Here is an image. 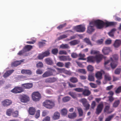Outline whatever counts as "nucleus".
<instances>
[{
    "mask_svg": "<svg viewBox=\"0 0 121 121\" xmlns=\"http://www.w3.org/2000/svg\"><path fill=\"white\" fill-rule=\"evenodd\" d=\"M117 24V22H104L100 20H97L90 22L89 25H95L96 28L98 29H101L104 26L106 27L109 26H114Z\"/></svg>",
    "mask_w": 121,
    "mask_h": 121,
    "instance_id": "nucleus-1",
    "label": "nucleus"
},
{
    "mask_svg": "<svg viewBox=\"0 0 121 121\" xmlns=\"http://www.w3.org/2000/svg\"><path fill=\"white\" fill-rule=\"evenodd\" d=\"M43 105L44 107L49 109L52 108L55 105L54 102L51 100L48 99H47L45 100L43 103Z\"/></svg>",
    "mask_w": 121,
    "mask_h": 121,
    "instance_id": "nucleus-2",
    "label": "nucleus"
},
{
    "mask_svg": "<svg viewBox=\"0 0 121 121\" xmlns=\"http://www.w3.org/2000/svg\"><path fill=\"white\" fill-rule=\"evenodd\" d=\"M48 70L46 71L42 75L43 77H47L53 75L56 72L55 69L51 68H48Z\"/></svg>",
    "mask_w": 121,
    "mask_h": 121,
    "instance_id": "nucleus-3",
    "label": "nucleus"
},
{
    "mask_svg": "<svg viewBox=\"0 0 121 121\" xmlns=\"http://www.w3.org/2000/svg\"><path fill=\"white\" fill-rule=\"evenodd\" d=\"M32 97L34 101L37 102L40 100L41 98V96L39 92H35L32 93Z\"/></svg>",
    "mask_w": 121,
    "mask_h": 121,
    "instance_id": "nucleus-4",
    "label": "nucleus"
},
{
    "mask_svg": "<svg viewBox=\"0 0 121 121\" xmlns=\"http://www.w3.org/2000/svg\"><path fill=\"white\" fill-rule=\"evenodd\" d=\"M104 104L103 102H101L97 105L96 109V113L97 115H99L101 113L104 107Z\"/></svg>",
    "mask_w": 121,
    "mask_h": 121,
    "instance_id": "nucleus-5",
    "label": "nucleus"
},
{
    "mask_svg": "<svg viewBox=\"0 0 121 121\" xmlns=\"http://www.w3.org/2000/svg\"><path fill=\"white\" fill-rule=\"evenodd\" d=\"M113 58L115 61H112L110 64V65L112 69H114L116 67L117 64V60L118 59V56L117 55H114L113 56Z\"/></svg>",
    "mask_w": 121,
    "mask_h": 121,
    "instance_id": "nucleus-6",
    "label": "nucleus"
},
{
    "mask_svg": "<svg viewBox=\"0 0 121 121\" xmlns=\"http://www.w3.org/2000/svg\"><path fill=\"white\" fill-rule=\"evenodd\" d=\"M24 91V90L22 87L17 86L12 90L11 92L14 93H21L23 91Z\"/></svg>",
    "mask_w": 121,
    "mask_h": 121,
    "instance_id": "nucleus-7",
    "label": "nucleus"
},
{
    "mask_svg": "<svg viewBox=\"0 0 121 121\" xmlns=\"http://www.w3.org/2000/svg\"><path fill=\"white\" fill-rule=\"evenodd\" d=\"M81 101L84 106L86 108V110H88L90 105L88 103L87 99L85 98H84L81 99Z\"/></svg>",
    "mask_w": 121,
    "mask_h": 121,
    "instance_id": "nucleus-8",
    "label": "nucleus"
},
{
    "mask_svg": "<svg viewBox=\"0 0 121 121\" xmlns=\"http://www.w3.org/2000/svg\"><path fill=\"white\" fill-rule=\"evenodd\" d=\"M75 29L77 32H83L85 30V28L84 26L81 25L76 27Z\"/></svg>",
    "mask_w": 121,
    "mask_h": 121,
    "instance_id": "nucleus-9",
    "label": "nucleus"
},
{
    "mask_svg": "<svg viewBox=\"0 0 121 121\" xmlns=\"http://www.w3.org/2000/svg\"><path fill=\"white\" fill-rule=\"evenodd\" d=\"M2 104L4 107H8L12 103V101L9 99H6L2 102Z\"/></svg>",
    "mask_w": 121,
    "mask_h": 121,
    "instance_id": "nucleus-10",
    "label": "nucleus"
},
{
    "mask_svg": "<svg viewBox=\"0 0 121 121\" xmlns=\"http://www.w3.org/2000/svg\"><path fill=\"white\" fill-rule=\"evenodd\" d=\"M33 86V84L31 83H27L22 84V86L23 89H29L31 88Z\"/></svg>",
    "mask_w": 121,
    "mask_h": 121,
    "instance_id": "nucleus-11",
    "label": "nucleus"
},
{
    "mask_svg": "<svg viewBox=\"0 0 121 121\" xmlns=\"http://www.w3.org/2000/svg\"><path fill=\"white\" fill-rule=\"evenodd\" d=\"M59 58L61 61H66L67 60L70 61L71 59L69 56H59Z\"/></svg>",
    "mask_w": 121,
    "mask_h": 121,
    "instance_id": "nucleus-12",
    "label": "nucleus"
},
{
    "mask_svg": "<svg viewBox=\"0 0 121 121\" xmlns=\"http://www.w3.org/2000/svg\"><path fill=\"white\" fill-rule=\"evenodd\" d=\"M95 57V60H96L98 63H99L103 58L104 56L101 54L96 55Z\"/></svg>",
    "mask_w": 121,
    "mask_h": 121,
    "instance_id": "nucleus-13",
    "label": "nucleus"
},
{
    "mask_svg": "<svg viewBox=\"0 0 121 121\" xmlns=\"http://www.w3.org/2000/svg\"><path fill=\"white\" fill-rule=\"evenodd\" d=\"M102 51L104 54L106 55L108 54L110 52V50L109 47H104L102 49Z\"/></svg>",
    "mask_w": 121,
    "mask_h": 121,
    "instance_id": "nucleus-14",
    "label": "nucleus"
},
{
    "mask_svg": "<svg viewBox=\"0 0 121 121\" xmlns=\"http://www.w3.org/2000/svg\"><path fill=\"white\" fill-rule=\"evenodd\" d=\"M91 93V91H89L88 88H86L84 90L83 89L82 94L84 96H88Z\"/></svg>",
    "mask_w": 121,
    "mask_h": 121,
    "instance_id": "nucleus-15",
    "label": "nucleus"
},
{
    "mask_svg": "<svg viewBox=\"0 0 121 121\" xmlns=\"http://www.w3.org/2000/svg\"><path fill=\"white\" fill-rule=\"evenodd\" d=\"M90 25L87 28V32L88 33L91 34L95 30V29L94 28V25Z\"/></svg>",
    "mask_w": 121,
    "mask_h": 121,
    "instance_id": "nucleus-16",
    "label": "nucleus"
},
{
    "mask_svg": "<svg viewBox=\"0 0 121 121\" xmlns=\"http://www.w3.org/2000/svg\"><path fill=\"white\" fill-rule=\"evenodd\" d=\"M33 48V46L30 45H26L23 48V50L24 52H26L30 51Z\"/></svg>",
    "mask_w": 121,
    "mask_h": 121,
    "instance_id": "nucleus-17",
    "label": "nucleus"
},
{
    "mask_svg": "<svg viewBox=\"0 0 121 121\" xmlns=\"http://www.w3.org/2000/svg\"><path fill=\"white\" fill-rule=\"evenodd\" d=\"M29 100V98L28 96L25 95L22 96L21 98V101L23 103H26Z\"/></svg>",
    "mask_w": 121,
    "mask_h": 121,
    "instance_id": "nucleus-18",
    "label": "nucleus"
},
{
    "mask_svg": "<svg viewBox=\"0 0 121 121\" xmlns=\"http://www.w3.org/2000/svg\"><path fill=\"white\" fill-rule=\"evenodd\" d=\"M21 73L23 74L30 75L31 74L32 72L30 70L23 69L21 71Z\"/></svg>",
    "mask_w": 121,
    "mask_h": 121,
    "instance_id": "nucleus-19",
    "label": "nucleus"
},
{
    "mask_svg": "<svg viewBox=\"0 0 121 121\" xmlns=\"http://www.w3.org/2000/svg\"><path fill=\"white\" fill-rule=\"evenodd\" d=\"M44 60L46 63L48 65H52L53 64V60L51 58H46Z\"/></svg>",
    "mask_w": 121,
    "mask_h": 121,
    "instance_id": "nucleus-20",
    "label": "nucleus"
},
{
    "mask_svg": "<svg viewBox=\"0 0 121 121\" xmlns=\"http://www.w3.org/2000/svg\"><path fill=\"white\" fill-rule=\"evenodd\" d=\"M36 112V110L35 108L31 107L29 108L28 111L29 114L33 115H34Z\"/></svg>",
    "mask_w": 121,
    "mask_h": 121,
    "instance_id": "nucleus-21",
    "label": "nucleus"
},
{
    "mask_svg": "<svg viewBox=\"0 0 121 121\" xmlns=\"http://www.w3.org/2000/svg\"><path fill=\"white\" fill-rule=\"evenodd\" d=\"M95 76L97 79H101L102 78V73L100 72H97L95 74Z\"/></svg>",
    "mask_w": 121,
    "mask_h": 121,
    "instance_id": "nucleus-22",
    "label": "nucleus"
},
{
    "mask_svg": "<svg viewBox=\"0 0 121 121\" xmlns=\"http://www.w3.org/2000/svg\"><path fill=\"white\" fill-rule=\"evenodd\" d=\"M80 42L79 40L75 39L71 41L69 43L71 45H74L79 44Z\"/></svg>",
    "mask_w": 121,
    "mask_h": 121,
    "instance_id": "nucleus-23",
    "label": "nucleus"
},
{
    "mask_svg": "<svg viewBox=\"0 0 121 121\" xmlns=\"http://www.w3.org/2000/svg\"><path fill=\"white\" fill-rule=\"evenodd\" d=\"M121 43V40H116L113 44L114 47L116 48H118Z\"/></svg>",
    "mask_w": 121,
    "mask_h": 121,
    "instance_id": "nucleus-24",
    "label": "nucleus"
},
{
    "mask_svg": "<svg viewBox=\"0 0 121 121\" xmlns=\"http://www.w3.org/2000/svg\"><path fill=\"white\" fill-rule=\"evenodd\" d=\"M13 70H11L5 72L4 75L3 77L4 78H6L9 76L14 71Z\"/></svg>",
    "mask_w": 121,
    "mask_h": 121,
    "instance_id": "nucleus-25",
    "label": "nucleus"
},
{
    "mask_svg": "<svg viewBox=\"0 0 121 121\" xmlns=\"http://www.w3.org/2000/svg\"><path fill=\"white\" fill-rule=\"evenodd\" d=\"M95 57L93 56H90L87 58V61L89 62H93L95 61Z\"/></svg>",
    "mask_w": 121,
    "mask_h": 121,
    "instance_id": "nucleus-26",
    "label": "nucleus"
},
{
    "mask_svg": "<svg viewBox=\"0 0 121 121\" xmlns=\"http://www.w3.org/2000/svg\"><path fill=\"white\" fill-rule=\"evenodd\" d=\"M110 105L106 106L104 108V112H106L108 113H110L112 112V111H109V110L110 108Z\"/></svg>",
    "mask_w": 121,
    "mask_h": 121,
    "instance_id": "nucleus-27",
    "label": "nucleus"
},
{
    "mask_svg": "<svg viewBox=\"0 0 121 121\" xmlns=\"http://www.w3.org/2000/svg\"><path fill=\"white\" fill-rule=\"evenodd\" d=\"M104 80L106 81H109L111 80L112 78L111 76L108 74H106L104 76Z\"/></svg>",
    "mask_w": 121,
    "mask_h": 121,
    "instance_id": "nucleus-28",
    "label": "nucleus"
},
{
    "mask_svg": "<svg viewBox=\"0 0 121 121\" xmlns=\"http://www.w3.org/2000/svg\"><path fill=\"white\" fill-rule=\"evenodd\" d=\"M120 100L119 99L115 101L113 104V107L114 108L117 107L120 104Z\"/></svg>",
    "mask_w": 121,
    "mask_h": 121,
    "instance_id": "nucleus-29",
    "label": "nucleus"
},
{
    "mask_svg": "<svg viewBox=\"0 0 121 121\" xmlns=\"http://www.w3.org/2000/svg\"><path fill=\"white\" fill-rule=\"evenodd\" d=\"M13 111V109H7L6 111V115L9 116H10L11 115V114L12 113Z\"/></svg>",
    "mask_w": 121,
    "mask_h": 121,
    "instance_id": "nucleus-30",
    "label": "nucleus"
},
{
    "mask_svg": "<svg viewBox=\"0 0 121 121\" xmlns=\"http://www.w3.org/2000/svg\"><path fill=\"white\" fill-rule=\"evenodd\" d=\"M60 114L58 112H56L54 114L53 116V118L55 120H56L59 119L60 117Z\"/></svg>",
    "mask_w": 121,
    "mask_h": 121,
    "instance_id": "nucleus-31",
    "label": "nucleus"
},
{
    "mask_svg": "<svg viewBox=\"0 0 121 121\" xmlns=\"http://www.w3.org/2000/svg\"><path fill=\"white\" fill-rule=\"evenodd\" d=\"M88 79L90 81H94L95 80L93 75L91 74H89Z\"/></svg>",
    "mask_w": 121,
    "mask_h": 121,
    "instance_id": "nucleus-32",
    "label": "nucleus"
},
{
    "mask_svg": "<svg viewBox=\"0 0 121 121\" xmlns=\"http://www.w3.org/2000/svg\"><path fill=\"white\" fill-rule=\"evenodd\" d=\"M84 41L87 45H89L91 46H93L92 44L89 39L87 38H85L84 39Z\"/></svg>",
    "mask_w": 121,
    "mask_h": 121,
    "instance_id": "nucleus-33",
    "label": "nucleus"
},
{
    "mask_svg": "<svg viewBox=\"0 0 121 121\" xmlns=\"http://www.w3.org/2000/svg\"><path fill=\"white\" fill-rule=\"evenodd\" d=\"M79 56L80 57V58H78V60H86V58H84L85 56L84 54L80 53L79 54Z\"/></svg>",
    "mask_w": 121,
    "mask_h": 121,
    "instance_id": "nucleus-34",
    "label": "nucleus"
},
{
    "mask_svg": "<svg viewBox=\"0 0 121 121\" xmlns=\"http://www.w3.org/2000/svg\"><path fill=\"white\" fill-rule=\"evenodd\" d=\"M70 81L73 83H76L78 82V79L75 77H71L70 79Z\"/></svg>",
    "mask_w": 121,
    "mask_h": 121,
    "instance_id": "nucleus-35",
    "label": "nucleus"
},
{
    "mask_svg": "<svg viewBox=\"0 0 121 121\" xmlns=\"http://www.w3.org/2000/svg\"><path fill=\"white\" fill-rule=\"evenodd\" d=\"M21 63L20 61H16L14 62L12 64V66L16 67L20 65Z\"/></svg>",
    "mask_w": 121,
    "mask_h": 121,
    "instance_id": "nucleus-36",
    "label": "nucleus"
},
{
    "mask_svg": "<svg viewBox=\"0 0 121 121\" xmlns=\"http://www.w3.org/2000/svg\"><path fill=\"white\" fill-rule=\"evenodd\" d=\"M76 116V113L75 112H74L73 113L69 114L68 115L69 117L70 118H74Z\"/></svg>",
    "mask_w": 121,
    "mask_h": 121,
    "instance_id": "nucleus-37",
    "label": "nucleus"
},
{
    "mask_svg": "<svg viewBox=\"0 0 121 121\" xmlns=\"http://www.w3.org/2000/svg\"><path fill=\"white\" fill-rule=\"evenodd\" d=\"M114 116L115 114H114L108 116L107 118H106L105 121H110Z\"/></svg>",
    "mask_w": 121,
    "mask_h": 121,
    "instance_id": "nucleus-38",
    "label": "nucleus"
},
{
    "mask_svg": "<svg viewBox=\"0 0 121 121\" xmlns=\"http://www.w3.org/2000/svg\"><path fill=\"white\" fill-rule=\"evenodd\" d=\"M61 113L62 115H65L67 114V110L66 109L64 108L62 109L61 111Z\"/></svg>",
    "mask_w": 121,
    "mask_h": 121,
    "instance_id": "nucleus-39",
    "label": "nucleus"
},
{
    "mask_svg": "<svg viewBox=\"0 0 121 121\" xmlns=\"http://www.w3.org/2000/svg\"><path fill=\"white\" fill-rule=\"evenodd\" d=\"M66 23H65L64 24H60L57 27V29L60 30L66 26Z\"/></svg>",
    "mask_w": 121,
    "mask_h": 121,
    "instance_id": "nucleus-40",
    "label": "nucleus"
},
{
    "mask_svg": "<svg viewBox=\"0 0 121 121\" xmlns=\"http://www.w3.org/2000/svg\"><path fill=\"white\" fill-rule=\"evenodd\" d=\"M44 57L49 56L50 53L48 51H46L43 52L42 53Z\"/></svg>",
    "mask_w": 121,
    "mask_h": 121,
    "instance_id": "nucleus-41",
    "label": "nucleus"
},
{
    "mask_svg": "<svg viewBox=\"0 0 121 121\" xmlns=\"http://www.w3.org/2000/svg\"><path fill=\"white\" fill-rule=\"evenodd\" d=\"M60 47L62 49L68 48L69 46L67 44H62L60 46Z\"/></svg>",
    "mask_w": 121,
    "mask_h": 121,
    "instance_id": "nucleus-42",
    "label": "nucleus"
},
{
    "mask_svg": "<svg viewBox=\"0 0 121 121\" xmlns=\"http://www.w3.org/2000/svg\"><path fill=\"white\" fill-rule=\"evenodd\" d=\"M12 115L13 117H17L18 115V112L17 111H16L13 112Z\"/></svg>",
    "mask_w": 121,
    "mask_h": 121,
    "instance_id": "nucleus-43",
    "label": "nucleus"
},
{
    "mask_svg": "<svg viewBox=\"0 0 121 121\" xmlns=\"http://www.w3.org/2000/svg\"><path fill=\"white\" fill-rule=\"evenodd\" d=\"M99 52L98 51L92 49L90 53L91 54H95L99 53Z\"/></svg>",
    "mask_w": 121,
    "mask_h": 121,
    "instance_id": "nucleus-44",
    "label": "nucleus"
},
{
    "mask_svg": "<svg viewBox=\"0 0 121 121\" xmlns=\"http://www.w3.org/2000/svg\"><path fill=\"white\" fill-rule=\"evenodd\" d=\"M58 50L57 48H54L52 49V54L55 55H56L58 52Z\"/></svg>",
    "mask_w": 121,
    "mask_h": 121,
    "instance_id": "nucleus-45",
    "label": "nucleus"
},
{
    "mask_svg": "<svg viewBox=\"0 0 121 121\" xmlns=\"http://www.w3.org/2000/svg\"><path fill=\"white\" fill-rule=\"evenodd\" d=\"M67 36L66 35L64 34L60 36L58 38V40H60L64 38H67Z\"/></svg>",
    "mask_w": 121,
    "mask_h": 121,
    "instance_id": "nucleus-46",
    "label": "nucleus"
},
{
    "mask_svg": "<svg viewBox=\"0 0 121 121\" xmlns=\"http://www.w3.org/2000/svg\"><path fill=\"white\" fill-rule=\"evenodd\" d=\"M78 110L79 112V115L80 116H82L83 115V112L82 110L80 108H78Z\"/></svg>",
    "mask_w": 121,
    "mask_h": 121,
    "instance_id": "nucleus-47",
    "label": "nucleus"
},
{
    "mask_svg": "<svg viewBox=\"0 0 121 121\" xmlns=\"http://www.w3.org/2000/svg\"><path fill=\"white\" fill-rule=\"evenodd\" d=\"M45 44V43L42 42H38V45L39 48L42 47Z\"/></svg>",
    "mask_w": 121,
    "mask_h": 121,
    "instance_id": "nucleus-48",
    "label": "nucleus"
},
{
    "mask_svg": "<svg viewBox=\"0 0 121 121\" xmlns=\"http://www.w3.org/2000/svg\"><path fill=\"white\" fill-rule=\"evenodd\" d=\"M70 99V98L68 96H67L63 98L62 100L63 102H65L68 101Z\"/></svg>",
    "mask_w": 121,
    "mask_h": 121,
    "instance_id": "nucleus-49",
    "label": "nucleus"
},
{
    "mask_svg": "<svg viewBox=\"0 0 121 121\" xmlns=\"http://www.w3.org/2000/svg\"><path fill=\"white\" fill-rule=\"evenodd\" d=\"M116 94H119L121 92V86L118 87L115 91Z\"/></svg>",
    "mask_w": 121,
    "mask_h": 121,
    "instance_id": "nucleus-50",
    "label": "nucleus"
},
{
    "mask_svg": "<svg viewBox=\"0 0 121 121\" xmlns=\"http://www.w3.org/2000/svg\"><path fill=\"white\" fill-rule=\"evenodd\" d=\"M37 58L39 60L43 59L44 57L42 53H40L37 56Z\"/></svg>",
    "mask_w": 121,
    "mask_h": 121,
    "instance_id": "nucleus-51",
    "label": "nucleus"
},
{
    "mask_svg": "<svg viewBox=\"0 0 121 121\" xmlns=\"http://www.w3.org/2000/svg\"><path fill=\"white\" fill-rule=\"evenodd\" d=\"M43 64L41 62H39L36 64V67L38 68H41L43 67Z\"/></svg>",
    "mask_w": 121,
    "mask_h": 121,
    "instance_id": "nucleus-52",
    "label": "nucleus"
},
{
    "mask_svg": "<svg viewBox=\"0 0 121 121\" xmlns=\"http://www.w3.org/2000/svg\"><path fill=\"white\" fill-rule=\"evenodd\" d=\"M121 71V69L120 68L117 69L115 71V73L116 74H119Z\"/></svg>",
    "mask_w": 121,
    "mask_h": 121,
    "instance_id": "nucleus-53",
    "label": "nucleus"
},
{
    "mask_svg": "<svg viewBox=\"0 0 121 121\" xmlns=\"http://www.w3.org/2000/svg\"><path fill=\"white\" fill-rule=\"evenodd\" d=\"M110 60H109L105 61L104 63V67L105 68L108 70L109 69V68L106 67V65H108V64L110 62Z\"/></svg>",
    "mask_w": 121,
    "mask_h": 121,
    "instance_id": "nucleus-54",
    "label": "nucleus"
},
{
    "mask_svg": "<svg viewBox=\"0 0 121 121\" xmlns=\"http://www.w3.org/2000/svg\"><path fill=\"white\" fill-rule=\"evenodd\" d=\"M78 72L84 74H85L86 73L84 69H78Z\"/></svg>",
    "mask_w": 121,
    "mask_h": 121,
    "instance_id": "nucleus-55",
    "label": "nucleus"
},
{
    "mask_svg": "<svg viewBox=\"0 0 121 121\" xmlns=\"http://www.w3.org/2000/svg\"><path fill=\"white\" fill-rule=\"evenodd\" d=\"M88 70L90 71H92L94 69L93 67L91 65H89L87 67Z\"/></svg>",
    "mask_w": 121,
    "mask_h": 121,
    "instance_id": "nucleus-56",
    "label": "nucleus"
},
{
    "mask_svg": "<svg viewBox=\"0 0 121 121\" xmlns=\"http://www.w3.org/2000/svg\"><path fill=\"white\" fill-rule=\"evenodd\" d=\"M69 94L73 98H75L76 97L75 94L73 92H69Z\"/></svg>",
    "mask_w": 121,
    "mask_h": 121,
    "instance_id": "nucleus-57",
    "label": "nucleus"
},
{
    "mask_svg": "<svg viewBox=\"0 0 121 121\" xmlns=\"http://www.w3.org/2000/svg\"><path fill=\"white\" fill-rule=\"evenodd\" d=\"M83 89L82 88H77L74 89V90L76 91L80 92H82Z\"/></svg>",
    "mask_w": 121,
    "mask_h": 121,
    "instance_id": "nucleus-58",
    "label": "nucleus"
},
{
    "mask_svg": "<svg viewBox=\"0 0 121 121\" xmlns=\"http://www.w3.org/2000/svg\"><path fill=\"white\" fill-rule=\"evenodd\" d=\"M108 101L110 102H112L114 100V98L113 96H108Z\"/></svg>",
    "mask_w": 121,
    "mask_h": 121,
    "instance_id": "nucleus-59",
    "label": "nucleus"
},
{
    "mask_svg": "<svg viewBox=\"0 0 121 121\" xmlns=\"http://www.w3.org/2000/svg\"><path fill=\"white\" fill-rule=\"evenodd\" d=\"M89 85L91 87L93 88H95L97 87V85L96 84L92 83H90Z\"/></svg>",
    "mask_w": 121,
    "mask_h": 121,
    "instance_id": "nucleus-60",
    "label": "nucleus"
},
{
    "mask_svg": "<svg viewBox=\"0 0 121 121\" xmlns=\"http://www.w3.org/2000/svg\"><path fill=\"white\" fill-rule=\"evenodd\" d=\"M96 105V103L95 101H93L91 104V108L92 109H94Z\"/></svg>",
    "mask_w": 121,
    "mask_h": 121,
    "instance_id": "nucleus-61",
    "label": "nucleus"
},
{
    "mask_svg": "<svg viewBox=\"0 0 121 121\" xmlns=\"http://www.w3.org/2000/svg\"><path fill=\"white\" fill-rule=\"evenodd\" d=\"M59 54L60 55H66L67 54V52L65 51L60 50L59 51Z\"/></svg>",
    "mask_w": 121,
    "mask_h": 121,
    "instance_id": "nucleus-62",
    "label": "nucleus"
},
{
    "mask_svg": "<svg viewBox=\"0 0 121 121\" xmlns=\"http://www.w3.org/2000/svg\"><path fill=\"white\" fill-rule=\"evenodd\" d=\"M71 56L73 58H76L78 57V55L76 53H71Z\"/></svg>",
    "mask_w": 121,
    "mask_h": 121,
    "instance_id": "nucleus-63",
    "label": "nucleus"
},
{
    "mask_svg": "<svg viewBox=\"0 0 121 121\" xmlns=\"http://www.w3.org/2000/svg\"><path fill=\"white\" fill-rule=\"evenodd\" d=\"M57 66L59 67H62L63 66L64 64L63 63L60 62H58L56 64Z\"/></svg>",
    "mask_w": 121,
    "mask_h": 121,
    "instance_id": "nucleus-64",
    "label": "nucleus"
}]
</instances>
